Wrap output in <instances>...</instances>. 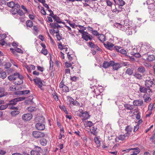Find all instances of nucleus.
Listing matches in <instances>:
<instances>
[{
	"label": "nucleus",
	"mask_w": 155,
	"mask_h": 155,
	"mask_svg": "<svg viewBox=\"0 0 155 155\" xmlns=\"http://www.w3.org/2000/svg\"><path fill=\"white\" fill-rule=\"evenodd\" d=\"M59 31L58 30L55 31V33L56 34V37L58 41L60 40L61 39V36L60 35L59 33Z\"/></svg>",
	"instance_id": "nucleus-43"
},
{
	"label": "nucleus",
	"mask_w": 155,
	"mask_h": 155,
	"mask_svg": "<svg viewBox=\"0 0 155 155\" xmlns=\"http://www.w3.org/2000/svg\"><path fill=\"white\" fill-rule=\"evenodd\" d=\"M71 68L74 73H79L80 71V70L77 67L76 65H74Z\"/></svg>",
	"instance_id": "nucleus-31"
},
{
	"label": "nucleus",
	"mask_w": 155,
	"mask_h": 155,
	"mask_svg": "<svg viewBox=\"0 0 155 155\" xmlns=\"http://www.w3.org/2000/svg\"><path fill=\"white\" fill-rule=\"evenodd\" d=\"M18 110H15L11 112L10 114L12 116L15 117L18 115L20 113V111Z\"/></svg>",
	"instance_id": "nucleus-26"
},
{
	"label": "nucleus",
	"mask_w": 155,
	"mask_h": 155,
	"mask_svg": "<svg viewBox=\"0 0 155 155\" xmlns=\"http://www.w3.org/2000/svg\"><path fill=\"white\" fill-rule=\"evenodd\" d=\"M126 31H124L125 32L127 35H132L133 30H134V29L131 26H130L129 28H126Z\"/></svg>",
	"instance_id": "nucleus-15"
},
{
	"label": "nucleus",
	"mask_w": 155,
	"mask_h": 155,
	"mask_svg": "<svg viewBox=\"0 0 155 155\" xmlns=\"http://www.w3.org/2000/svg\"><path fill=\"white\" fill-rule=\"evenodd\" d=\"M155 139V134L152 135V136L150 138V140L151 141H152Z\"/></svg>",
	"instance_id": "nucleus-64"
},
{
	"label": "nucleus",
	"mask_w": 155,
	"mask_h": 155,
	"mask_svg": "<svg viewBox=\"0 0 155 155\" xmlns=\"http://www.w3.org/2000/svg\"><path fill=\"white\" fill-rule=\"evenodd\" d=\"M18 9L16 8H14V7L12 8L11 10V12L12 13V14L13 15H15L17 13Z\"/></svg>",
	"instance_id": "nucleus-41"
},
{
	"label": "nucleus",
	"mask_w": 155,
	"mask_h": 155,
	"mask_svg": "<svg viewBox=\"0 0 155 155\" xmlns=\"http://www.w3.org/2000/svg\"><path fill=\"white\" fill-rule=\"evenodd\" d=\"M27 109L30 112H32L33 111H35L36 110V108L35 107L30 106L28 107Z\"/></svg>",
	"instance_id": "nucleus-36"
},
{
	"label": "nucleus",
	"mask_w": 155,
	"mask_h": 155,
	"mask_svg": "<svg viewBox=\"0 0 155 155\" xmlns=\"http://www.w3.org/2000/svg\"><path fill=\"white\" fill-rule=\"evenodd\" d=\"M15 50L16 51L20 53H22L23 52L21 49L18 48H15Z\"/></svg>",
	"instance_id": "nucleus-57"
},
{
	"label": "nucleus",
	"mask_w": 155,
	"mask_h": 155,
	"mask_svg": "<svg viewBox=\"0 0 155 155\" xmlns=\"http://www.w3.org/2000/svg\"><path fill=\"white\" fill-rule=\"evenodd\" d=\"M79 116L80 117H83L82 119V120L83 121L88 119L90 117V116L88 112L87 111H84V112L82 114V115L80 114Z\"/></svg>",
	"instance_id": "nucleus-13"
},
{
	"label": "nucleus",
	"mask_w": 155,
	"mask_h": 155,
	"mask_svg": "<svg viewBox=\"0 0 155 155\" xmlns=\"http://www.w3.org/2000/svg\"><path fill=\"white\" fill-rule=\"evenodd\" d=\"M52 94L54 98V99H55V100L56 101H58V97L57 95V94H55L54 93H52Z\"/></svg>",
	"instance_id": "nucleus-56"
},
{
	"label": "nucleus",
	"mask_w": 155,
	"mask_h": 155,
	"mask_svg": "<svg viewBox=\"0 0 155 155\" xmlns=\"http://www.w3.org/2000/svg\"><path fill=\"white\" fill-rule=\"evenodd\" d=\"M9 89L10 91H15L16 90V88L15 86L14 85H12L9 87Z\"/></svg>",
	"instance_id": "nucleus-58"
},
{
	"label": "nucleus",
	"mask_w": 155,
	"mask_h": 155,
	"mask_svg": "<svg viewBox=\"0 0 155 155\" xmlns=\"http://www.w3.org/2000/svg\"><path fill=\"white\" fill-rule=\"evenodd\" d=\"M112 66H113V69L114 70H117L119 68L121 67V66L119 63H115L114 61L113 64Z\"/></svg>",
	"instance_id": "nucleus-20"
},
{
	"label": "nucleus",
	"mask_w": 155,
	"mask_h": 155,
	"mask_svg": "<svg viewBox=\"0 0 155 155\" xmlns=\"http://www.w3.org/2000/svg\"><path fill=\"white\" fill-rule=\"evenodd\" d=\"M6 93L5 92V89L3 88H0V97L5 95Z\"/></svg>",
	"instance_id": "nucleus-29"
},
{
	"label": "nucleus",
	"mask_w": 155,
	"mask_h": 155,
	"mask_svg": "<svg viewBox=\"0 0 155 155\" xmlns=\"http://www.w3.org/2000/svg\"><path fill=\"white\" fill-rule=\"evenodd\" d=\"M132 130V127L130 126H127L125 128V130L127 131L126 134L129 136L130 134V133Z\"/></svg>",
	"instance_id": "nucleus-22"
},
{
	"label": "nucleus",
	"mask_w": 155,
	"mask_h": 155,
	"mask_svg": "<svg viewBox=\"0 0 155 155\" xmlns=\"http://www.w3.org/2000/svg\"><path fill=\"white\" fill-rule=\"evenodd\" d=\"M41 53L44 55H46L47 54L48 51L45 48H43L41 51Z\"/></svg>",
	"instance_id": "nucleus-48"
},
{
	"label": "nucleus",
	"mask_w": 155,
	"mask_h": 155,
	"mask_svg": "<svg viewBox=\"0 0 155 155\" xmlns=\"http://www.w3.org/2000/svg\"><path fill=\"white\" fill-rule=\"evenodd\" d=\"M151 100V98L149 97H147L144 99V102L147 103L149 102Z\"/></svg>",
	"instance_id": "nucleus-59"
},
{
	"label": "nucleus",
	"mask_w": 155,
	"mask_h": 155,
	"mask_svg": "<svg viewBox=\"0 0 155 155\" xmlns=\"http://www.w3.org/2000/svg\"><path fill=\"white\" fill-rule=\"evenodd\" d=\"M63 91L64 92H68L69 91L68 87L66 85L62 88Z\"/></svg>",
	"instance_id": "nucleus-50"
},
{
	"label": "nucleus",
	"mask_w": 155,
	"mask_h": 155,
	"mask_svg": "<svg viewBox=\"0 0 155 155\" xmlns=\"http://www.w3.org/2000/svg\"><path fill=\"white\" fill-rule=\"evenodd\" d=\"M114 48L117 51L119 52L122 54H125L127 53V51L126 50L119 46H115Z\"/></svg>",
	"instance_id": "nucleus-10"
},
{
	"label": "nucleus",
	"mask_w": 155,
	"mask_h": 155,
	"mask_svg": "<svg viewBox=\"0 0 155 155\" xmlns=\"http://www.w3.org/2000/svg\"><path fill=\"white\" fill-rule=\"evenodd\" d=\"M15 77V80L14 81V83L16 85H20L23 82V80L24 77L19 72H16L14 73Z\"/></svg>",
	"instance_id": "nucleus-2"
},
{
	"label": "nucleus",
	"mask_w": 155,
	"mask_h": 155,
	"mask_svg": "<svg viewBox=\"0 0 155 155\" xmlns=\"http://www.w3.org/2000/svg\"><path fill=\"white\" fill-rule=\"evenodd\" d=\"M113 63V61H110L108 62L107 61H104L103 63L102 67L105 68H107L110 66H111Z\"/></svg>",
	"instance_id": "nucleus-11"
},
{
	"label": "nucleus",
	"mask_w": 155,
	"mask_h": 155,
	"mask_svg": "<svg viewBox=\"0 0 155 155\" xmlns=\"http://www.w3.org/2000/svg\"><path fill=\"white\" fill-rule=\"evenodd\" d=\"M137 84L140 87L139 91L141 93H147L148 89L147 88L143 87L140 85L139 84L137 83Z\"/></svg>",
	"instance_id": "nucleus-16"
},
{
	"label": "nucleus",
	"mask_w": 155,
	"mask_h": 155,
	"mask_svg": "<svg viewBox=\"0 0 155 155\" xmlns=\"http://www.w3.org/2000/svg\"><path fill=\"white\" fill-rule=\"evenodd\" d=\"M104 45L106 48L110 50H111L114 46L113 44L110 43L109 42H107L106 44L104 43Z\"/></svg>",
	"instance_id": "nucleus-19"
},
{
	"label": "nucleus",
	"mask_w": 155,
	"mask_h": 155,
	"mask_svg": "<svg viewBox=\"0 0 155 155\" xmlns=\"http://www.w3.org/2000/svg\"><path fill=\"white\" fill-rule=\"evenodd\" d=\"M89 46L91 48H96V46L92 42H89Z\"/></svg>",
	"instance_id": "nucleus-54"
},
{
	"label": "nucleus",
	"mask_w": 155,
	"mask_h": 155,
	"mask_svg": "<svg viewBox=\"0 0 155 155\" xmlns=\"http://www.w3.org/2000/svg\"><path fill=\"white\" fill-rule=\"evenodd\" d=\"M65 66L67 68H69L72 66V64L71 63H68L67 62L65 63Z\"/></svg>",
	"instance_id": "nucleus-60"
},
{
	"label": "nucleus",
	"mask_w": 155,
	"mask_h": 155,
	"mask_svg": "<svg viewBox=\"0 0 155 155\" xmlns=\"http://www.w3.org/2000/svg\"><path fill=\"white\" fill-rule=\"evenodd\" d=\"M25 99V97H20L15 98L10 101L8 104H9L15 105L16 104L17 102L22 101L24 100Z\"/></svg>",
	"instance_id": "nucleus-5"
},
{
	"label": "nucleus",
	"mask_w": 155,
	"mask_h": 155,
	"mask_svg": "<svg viewBox=\"0 0 155 155\" xmlns=\"http://www.w3.org/2000/svg\"><path fill=\"white\" fill-rule=\"evenodd\" d=\"M94 141L97 145V147H99L101 146V143L100 140L97 137H95L94 139Z\"/></svg>",
	"instance_id": "nucleus-30"
},
{
	"label": "nucleus",
	"mask_w": 155,
	"mask_h": 155,
	"mask_svg": "<svg viewBox=\"0 0 155 155\" xmlns=\"http://www.w3.org/2000/svg\"><path fill=\"white\" fill-rule=\"evenodd\" d=\"M130 54L137 58H139L141 57V55L139 53L131 52Z\"/></svg>",
	"instance_id": "nucleus-34"
},
{
	"label": "nucleus",
	"mask_w": 155,
	"mask_h": 155,
	"mask_svg": "<svg viewBox=\"0 0 155 155\" xmlns=\"http://www.w3.org/2000/svg\"><path fill=\"white\" fill-rule=\"evenodd\" d=\"M37 69L38 70L42 72L44 71V68L43 67H40L39 66H37Z\"/></svg>",
	"instance_id": "nucleus-61"
},
{
	"label": "nucleus",
	"mask_w": 155,
	"mask_h": 155,
	"mask_svg": "<svg viewBox=\"0 0 155 155\" xmlns=\"http://www.w3.org/2000/svg\"><path fill=\"white\" fill-rule=\"evenodd\" d=\"M49 15L52 17L56 22L58 23H64V22L61 21L59 17L54 14Z\"/></svg>",
	"instance_id": "nucleus-6"
},
{
	"label": "nucleus",
	"mask_w": 155,
	"mask_h": 155,
	"mask_svg": "<svg viewBox=\"0 0 155 155\" xmlns=\"http://www.w3.org/2000/svg\"><path fill=\"white\" fill-rule=\"evenodd\" d=\"M124 107L127 110H132L133 108L132 106L127 104H124Z\"/></svg>",
	"instance_id": "nucleus-46"
},
{
	"label": "nucleus",
	"mask_w": 155,
	"mask_h": 155,
	"mask_svg": "<svg viewBox=\"0 0 155 155\" xmlns=\"http://www.w3.org/2000/svg\"><path fill=\"white\" fill-rule=\"evenodd\" d=\"M143 103V101L140 100H135L133 102L134 105L137 106H141Z\"/></svg>",
	"instance_id": "nucleus-14"
},
{
	"label": "nucleus",
	"mask_w": 155,
	"mask_h": 155,
	"mask_svg": "<svg viewBox=\"0 0 155 155\" xmlns=\"http://www.w3.org/2000/svg\"><path fill=\"white\" fill-rule=\"evenodd\" d=\"M98 39L102 42H103L106 40L105 36L103 34L99 35L98 36Z\"/></svg>",
	"instance_id": "nucleus-24"
},
{
	"label": "nucleus",
	"mask_w": 155,
	"mask_h": 155,
	"mask_svg": "<svg viewBox=\"0 0 155 155\" xmlns=\"http://www.w3.org/2000/svg\"><path fill=\"white\" fill-rule=\"evenodd\" d=\"M11 66V64L10 63H7L5 65V68L6 69H9Z\"/></svg>",
	"instance_id": "nucleus-62"
},
{
	"label": "nucleus",
	"mask_w": 155,
	"mask_h": 155,
	"mask_svg": "<svg viewBox=\"0 0 155 155\" xmlns=\"http://www.w3.org/2000/svg\"><path fill=\"white\" fill-rule=\"evenodd\" d=\"M82 35V38L86 41H87L88 40H91V38L90 36V35L87 32H83L81 33Z\"/></svg>",
	"instance_id": "nucleus-9"
},
{
	"label": "nucleus",
	"mask_w": 155,
	"mask_h": 155,
	"mask_svg": "<svg viewBox=\"0 0 155 155\" xmlns=\"http://www.w3.org/2000/svg\"><path fill=\"white\" fill-rule=\"evenodd\" d=\"M30 153L31 155H40V151L35 150L31 151Z\"/></svg>",
	"instance_id": "nucleus-33"
},
{
	"label": "nucleus",
	"mask_w": 155,
	"mask_h": 155,
	"mask_svg": "<svg viewBox=\"0 0 155 155\" xmlns=\"http://www.w3.org/2000/svg\"><path fill=\"white\" fill-rule=\"evenodd\" d=\"M69 53V52H66V54H67V57L68 60L70 61H71L73 59V57L71 56L72 54H70Z\"/></svg>",
	"instance_id": "nucleus-51"
},
{
	"label": "nucleus",
	"mask_w": 155,
	"mask_h": 155,
	"mask_svg": "<svg viewBox=\"0 0 155 155\" xmlns=\"http://www.w3.org/2000/svg\"><path fill=\"white\" fill-rule=\"evenodd\" d=\"M8 78L10 81L14 80V81H15V78L14 74L13 75H10L8 76Z\"/></svg>",
	"instance_id": "nucleus-49"
},
{
	"label": "nucleus",
	"mask_w": 155,
	"mask_h": 155,
	"mask_svg": "<svg viewBox=\"0 0 155 155\" xmlns=\"http://www.w3.org/2000/svg\"><path fill=\"white\" fill-rule=\"evenodd\" d=\"M8 107L7 105H2L0 106V110H4Z\"/></svg>",
	"instance_id": "nucleus-52"
},
{
	"label": "nucleus",
	"mask_w": 155,
	"mask_h": 155,
	"mask_svg": "<svg viewBox=\"0 0 155 155\" xmlns=\"http://www.w3.org/2000/svg\"><path fill=\"white\" fill-rule=\"evenodd\" d=\"M120 23H115L114 26L122 31H126V29L129 28L130 26L127 21H124Z\"/></svg>",
	"instance_id": "nucleus-1"
},
{
	"label": "nucleus",
	"mask_w": 155,
	"mask_h": 155,
	"mask_svg": "<svg viewBox=\"0 0 155 155\" xmlns=\"http://www.w3.org/2000/svg\"><path fill=\"white\" fill-rule=\"evenodd\" d=\"M57 22L55 23H51L50 25L51 27L54 29H56V28L58 29L61 27V26L58 24Z\"/></svg>",
	"instance_id": "nucleus-17"
},
{
	"label": "nucleus",
	"mask_w": 155,
	"mask_h": 155,
	"mask_svg": "<svg viewBox=\"0 0 155 155\" xmlns=\"http://www.w3.org/2000/svg\"><path fill=\"white\" fill-rule=\"evenodd\" d=\"M35 128L38 130H43L45 129V125L42 123H38L35 125Z\"/></svg>",
	"instance_id": "nucleus-12"
},
{
	"label": "nucleus",
	"mask_w": 155,
	"mask_h": 155,
	"mask_svg": "<svg viewBox=\"0 0 155 155\" xmlns=\"http://www.w3.org/2000/svg\"><path fill=\"white\" fill-rule=\"evenodd\" d=\"M127 134H126V133L123 135H120V136L118 137V139L119 140H126L128 138L129 136Z\"/></svg>",
	"instance_id": "nucleus-21"
},
{
	"label": "nucleus",
	"mask_w": 155,
	"mask_h": 155,
	"mask_svg": "<svg viewBox=\"0 0 155 155\" xmlns=\"http://www.w3.org/2000/svg\"><path fill=\"white\" fill-rule=\"evenodd\" d=\"M30 92L29 90H25L21 91L19 92V94L21 95H25L27 94Z\"/></svg>",
	"instance_id": "nucleus-40"
},
{
	"label": "nucleus",
	"mask_w": 155,
	"mask_h": 155,
	"mask_svg": "<svg viewBox=\"0 0 155 155\" xmlns=\"http://www.w3.org/2000/svg\"><path fill=\"white\" fill-rule=\"evenodd\" d=\"M137 70L138 72L142 74L144 73L145 71V68L142 66L139 67Z\"/></svg>",
	"instance_id": "nucleus-28"
},
{
	"label": "nucleus",
	"mask_w": 155,
	"mask_h": 155,
	"mask_svg": "<svg viewBox=\"0 0 155 155\" xmlns=\"http://www.w3.org/2000/svg\"><path fill=\"white\" fill-rule=\"evenodd\" d=\"M26 24L27 27L31 28L33 24L31 21L27 20L26 22Z\"/></svg>",
	"instance_id": "nucleus-35"
},
{
	"label": "nucleus",
	"mask_w": 155,
	"mask_h": 155,
	"mask_svg": "<svg viewBox=\"0 0 155 155\" xmlns=\"http://www.w3.org/2000/svg\"><path fill=\"white\" fill-rule=\"evenodd\" d=\"M7 5L9 7L12 8L14 6L15 3L13 2H10L7 3Z\"/></svg>",
	"instance_id": "nucleus-44"
},
{
	"label": "nucleus",
	"mask_w": 155,
	"mask_h": 155,
	"mask_svg": "<svg viewBox=\"0 0 155 155\" xmlns=\"http://www.w3.org/2000/svg\"><path fill=\"white\" fill-rule=\"evenodd\" d=\"M33 81L36 84L38 85V87L42 90L41 87L43 85V84L41 79L39 78H36L33 79Z\"/></svg>",
	"instance_id": "nucleus-8"
},
{
	"label": "nucleus",
	"mask_w": 155,
	"mask_h": 155,
	"mask_svg": "<svg viewBox=\"0 0 155 155\" xmlns=\"http://www.w3.org/2000/svg\"><path fill=\"white\" fill-rule=\"evenodd\" d=\"M148 61H152L155 60V57L153 55H150L148 56L147 58Z\"/></svg>",
	"instance_id": "nucleus-27"
},
{
	"label": "nucleus",
	"mask_w": 155,
	"mask_h": 155,
	"mask_svg": "<svg viewBox=\"0 0 155 155\" xmlns=\"http://www.w3.org/2000/svg\"><path fill=\"white\" fill-rule=\"evenodd\" d=\"M92 33L94 35L96 36H98L99 35L98 32L95 30H93L92 31Z\"/></svg>",
	"instance_id": "nucleus-63"
},
{
	"label": "nucleus",
	"mask_w": 155,
	"mask_h": 155,
	"mask_svg": "<svg viewBox=\"0 0 155 155\" xmlns=\"http://www.w3.org/2000/svg\"><path fill=\"white\" fill-rule=\"evenodd\" d=\"M40 144L42 146H45L47 143V140L45 138H42L39 140Z\"/></svg>",
	"instance_id": "nucleus-25"
},
{
	"label": "nucleus",
	"mask_w": 155,
	"mask_h": 155,
	"mask_svg": "<svg viewBox=\"0 0 155 155\" xmlns=\"http://www.w3.org/2000/svg\"><path fill=\"white\" fill-rule=\"evenodd\" d=\"M78 79V77H77L75 76H74L73 77H71L70 80L72 81H75Z\"/></svg>",
	"instance_id": "nucleus-55"
},
{
	"label": "nucleus",
	"mask_w": 155,
	"mask_h": 155,
	"mask_svg": "<svg viewBox=\"0 0 155 155\" xmlns=\"http://www.w3.org/2000/svg\"><path fill=\"white\" fill-rule=\"evenodd\" d=\"M67 101L70 103V105H71L72 104V102H73L74 100L71 97L69 96H67Z\"/></svg>",
	"instance_id": "nucleus-39"
},
{
	"label": "nucleus",
	"mask_w": 155,
	"mask_h": 155,
	"mask_svg": "<svg viewBox=\"0 0 155 155\" xmlns=\"http://www.w3.org/2000/svg\"><path fill=\"white\" fill-rule=\"evenodd\" d=\"M125 4V2L123 0H119L118 4L119 5L122 6Z\"/></svg>",
	"instance_id": "nucleus-47"
},
{
	"label": "nucleus",
	"mask_w": 155,
	"mask_h": 155,
	"mask_svg": "<svg viewBox=\"0 0 155 155\" xmlns=\"http://www.w3.org/2000/svg\"><path fill=\"white\" fill-rule=\"evenodd\" d=\"M126 73L128 74L129 75H131L133 73V70L130 68L127 69L126 71Z\"/></svg>",
	"instance_id": "nucleus-38"
},
{
	"label": "nucleus",
	"mask_w": 155,
	"mask_h": 155,
	"mask_svg": "<svg viewBox=\"0 0 155 155\" xmlns=\"http://www.w3.org/2000/svg\"><path fill=\"white\" fill-rule=\"evenodd\" d=\"M84 124L86 127H91L93 125V123L92 122L88 121H86Z\"/></svg>",
	"instance_id": "nucleus-37"
},
{
	"label": "nucleus",
	"mask_w": 155,
	"mask_h": 155,
	"mask_svg": "<svg viewBox=\"0 0 155 155\" xmlns=\"http://www.w3.org/2000/svg\"><path fill=\"white\" fill-rule=\"evenodd\" d=\"M32 118V115L31 114L27 113L24 114L22 116V120L25 121L30 120Z\"/></svg>",
	"instance_id": "nucleus-4"
},
{
	"label": "nucleus",
	"mask_w": 155,
	"mask_h": 155,
	"mask_svg": "<svg viewBox=\"0 0 155 155\" xmlns=\"http://www.w3.org/2000/svg\"><path fill=\"white\" fill-rule=\"evenodd\" d=\"M74 106H80V104L77 101H74L73 102H72V104Z\"/></svg>",
	"instance_id": "nucleus-53"
},
{
	"label": "nucleus",
	"mask_w": 155,
	"mask_h": 155,
	"mask_svg": "<svg viewBox=\"0 0 155 155\" xmlns=\"http://www.w3.org/2000/svg\"><path fill=\"white\" fill-rule=\"evenodd\" d=\"M24 66L27 69L28 72H31V70H35V67L32 64L27 65L26 64H24Z\"/></svg>",
	"instance_id": "nucleus-7"
},
{
	"label": "nucleus",
	"mask_w": 155,
	"mask_h": 155,
	"mask_svg": "<svg viewBox=\"0 0 155 155\" xmlns=\"http://www.w3.org/2000/svg\"><path fill=\"white\" fill-rule=\"evenodd\" d=\"M7 105H8V108L9 109L12 110L18 109V107H15L14 106V105L9 104L8 103L7 104Z\"/></svg>",
	"instance_id": "nucleus-32"
},
{
	"label": "nucleus",
	"mask_w": 155,
	"mask_h": 155,
	"mask_svg": "<svg viewBox=\"0 0 155 155\" xmlns=\"http://www.w3.org/2000/svg\"><path fill=\"white\" fill-rule=\"evenodd\" d=\"M133 75L135 78L139 80H141L143 77L142 75L137 72H135Z\"/></svg>",
	"instance_id": "nucleus-18"
},
{
	"label": "nucleus",
	"mask_w": 155,
	"mask_h": 155,
	"mask_svg": "<svg viewBox=\"0 0 155 155\" xmlns=\"http://www.w3.org/2000/svg\"><path fill=\"white\" fill-rule=\"evenodd\" d=\"M7 76L6 73L4 71H2L0 73V77L2 79H4Z\"/></svg>",
	"instance_id": "nucleus-42"
},
{
	"label": "nucleus",
	"mask_w": 155,
	"mask_h": 155,
	"mask_svg": "<svg viewBox=\"0 0 155 155\" xmlns=\"http://www.w3.org/2000/svg\"><path fill=\"white\" fill-rule=\"evenodd\" d=\"M79 28H80V30H79V31L81 34L83 32H84L85 31H84L85 29V28L83 26L80 25L79 26Z\"/></svg>",
	"instance_id": "nucleus-45"
},
{
	"label": "nucleus",
	"mask_w": 155,
	"mask_h": 155,
	"mask_svg": "<svg viewBox=\"0 0 155 155\" xmlns=\"http://www.w3.org/2000/svg\"><path fill=\"white\" fill-rule=\"evenodd\" d=\"M153 84V82L151 80H146L145 81V85L148 88L151 87Z\"/></svg>",
	"instance_id": "nucleus-23"
},
{
	"label": "nucleus",
	"mask_w": 155,
	"mask_h": 155,
	"mask_svg": "<svg viewBox=\"0 0 155 155\" xmlns=\"http://www.w3.org/2000/svg\"><path fill=\"white\" fill-rule=\"evenodd\" d=\"M32 135L35 138L42 137L45 136V134L44 133L38 131H33L32 132Z\"/></svg>",
	"instance_id": "nucleus-3"
}]
</instances>
